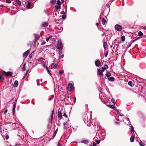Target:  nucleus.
I'll list each match as a JSON object with an SVG mask.
<instances>
[{"instance_id":"bb28decb","label":"nucleus","mask_w":146,"mask_h":146,"mask_svg":"<svg viewBox=\"0 0 146 146\" xmlns=\"http://www.w3.org/2000/svg\"><path fill=\"white\" fill-rule=\"evenodd\" d=\"M3 80V76L2 74H0V81L2 82Z\"/></svg>"},{"instance_id":"7c9ffc66","label":"nucleus","mask_w":146,"mask_h":146,"mask_svg":"<svg viewBox=\"0 0 146 146\" xmlns=\"http://www.w3.org/2000/svg\"><path fill=\"white\" fill-rule=\"evenodd\" d=\"M56 2V0H51L50 3L52 4H54Z\"/></svg>"},{"instance_id":"1a4fd4ad","label":"nucleus","mask_w":146,"mask_h":146,"mask_svg":"<svg viewBox=\"0 0 146 146\" xmlns=\"http://www.w3.org/2000/svg\"><path fill=\"white\" fill-rule=\"evenodd\" d=\"M30 52V50H28L25 51L23 54V56L24 57L25 56L26 57L27 55H28L29 54V53Z\"/></svg>"},{"instance_id":"2eb2a0df","label":"nucleus","mask_w":146,"mask_h":146,"mask_svg":"<svg viewBox=\"0 0 146 146\" xmlns=\"http://www.w3.org/2000/svg\"><path fill=\"white\" fill-rule=\"evenodd\" d=\"M18 82L17 80H15L14 82V87H17L18 85Z\"/></svg>"},{"instance_id":"c85d7f7f","label":"nucleus","mask_w":146,"mask_h":146,"mask_svg":"<svg viewBox=\"0 0 146 146\" xmlns=\"http://www.w3.org/2000/svg\"><path fill=\"white\" fill-rule=\"evenodd\" d=\"M107 106L108 107H110V108H111L113 109V108H114V105H107Z\"/></svg>"},{"instance_id":"4d7b16f0","label":"nucleus","mask_w":146,"mask_h":146,"mask_svg":"<svg viewBox=\"0 0 146 146\" xmlns=\"http://www.w3.org/2000/svg\"><path fill=\"white\" fill-rule=\"evenodd\" d=\"M63 116L65 117L66 118H67L68 117L67 115H66L65 113H64V115H63Z\"/></svg>"},{"instance_id":"864d4df0","label":"nucleus","mask_w":146,"mask_h":146,"mask_svg":"<svg viewBox=\"0 0 146 146\" xmlns=\"http://www.w3.org/2000/svg\"><path fill=\"white\" fill-rule=\"evenodd\" d=\"M66 124L65 123H64L63 124V125L64 127L65 128L66 127Z\"/></svg>"},{"instance_id":"dca6fc26","label":"nucleus","mask_w":146,"mask_h":146,"mask_svg":"<svg viewBox=\"0 0 146 146\" xmlns=\"http://www.w3.org/2000/svg\"><path fill=\"white\" fill-rule=\"evenodd\" d=\"M97 72L100 75H103V73L102 71L100 69H99L97 70Z\"/></svg>"},{"instance_id":"c756f323","label":"nucleus","mask_w":146,"mask_h":146,"mask_svg":"<svg viewBox=\"0 0 146 146\" xmlns=\"http://www.w3.org/2000/svg\"><path fill=\"white\" fill-rule=\"evenodd\" d=\"M143 35L142 32L141 31H139L138 32V35L139 36H141Z\"/></svg>"},{"instance_id":"8fccbe9b","label":"nucleus","mask_w":146,"mask_h":146,"mask_svg":"<svg viewBox=\"0 0 146 146\" xmlns=\"http://www.w3.org/2000/svg\"><path fill=\"white\" fill-rule=\"evenodd\" d=\"M72 129L74 131V132H75L76 130L77 129V128H75L73 127H72Z\"/></svg>"},{"instance_id":"6e6552de","label":"nucleus","mask_w":146,"mask_h":146,"mask_svg":"<svg viewBox=\"0 0 146 146\" xmlns=\"http://www.w3.org/2000/svg\"><path fill=\"white\" fill-rule=\"evenodd\" d=\"M57 66V65L55 63H53L51 65V68L52 69H55Z\"/></svg>"},{"instance_id":"774afa93","label":"nucleus","mask_w":146,"mask_h":146,"mask_svg":"<svg viewBox=\"0 0 146 146\" xmlns=\"http://www.w3.org/2000/svg\"><path fill=\"white\" fill-rule=\"evenodd\" d=\"M57 146H60V144H59V143H58V145H57Z\"/></svg>"},{"instance_id":"5701e85b","label":"nucleus","mask_w":146,"mask_h":146,"mask_svg":"<svg viewBox=\"0 0 146 146\" xmlns=\"http://www.w3.org/2000/svg\"><path fill=\"white\" fill-rule=\"evenodd\" d=\"M23 67L22 68V70L23 71H24L26 69V64H25L23 65Z\"/></svg>"},{"instance_id":"6e6d98bb","label":"nucleus","mask_w":146,"mask_h":146,"mask_svg":"<svg viewBox=\"0 0 146 146\" xmlns=\"http://www.w3.org/2000/svg\"><path fill=\"white\" fill-rule=\"evenodd\" d=\"M36 43H35V41L34 42V45H33L34 47H36Z\"/></svg>"},{"instance_id":"37998d69","label":"nucleus","mask_w":146,"mask_h":146,"mask_svg":"<svg viewBox=\"0 0 146 146\" xmlns=\"http://www.w3.org/2000/svg\"><path fill=\"white\" fill-rule=\"evenodd\" d=\"M66 16L65 15H64L62 16V19H65L66 18Z\"/></svg>"},{"instance_id":"393cba45","label":"nucleus","mask_w":146,"mask_h":146,"mask_svg":"<svg viewBox=\"0 0 146 146\" xmlns=\"http://www.w3.org/2000/svg\"><path fill=\"white\" fill-rule=\"evenodd\" d=\"M104 56L105 57H107L108 56V51H106V50H104Z\"/></svg>"},{"instance_id":"a878e982","label":"nucleus","mask_w":146,"mask_h":146,"mask_svg":"<svg viewBox=\"0 0 146 146\" xmlns=\"http://www.w3.org/2000/svg\"><path fill=\"white\" fill-rule=\"evenodd\" d=\"M30 5H31L30 3L29 2L28 3L27 6H26V7L27 8V9H30Z\"/></svg>"},{"instance_id":"aec40b11","label":"nucleus","mask_w":146,"mask_h":146,"mask_svg":"<svg viewBox=\"0 0 146 146\" xmlns=\"http://www.w3.org/2000/svg\"><path fill=\"white\" fill-rule=\"evenodd\" d=\"M107 44L106 42L104 41L103 42V46L104 48L105 49L106 48Z\"/></svg>"},{"instance_id":"c9c22d12","label":"nucleus","mask_w":146,"mask_h":146,"mask_svg":"<svg viewBox=\"0 0 146 146\" xmlns=\"http://www.w3.org/2000/svg\"><path fill=\"white\" fill-rule=\"evenodd\" d=\"M139 144L140 146H145L143 144V143L141 142V141H140V142L139 143Z\"/></svg>"},{"instance_id":"ddd939ff","label":"nucleus","mask_w":146,"mask_h":146,"mask_svg":"<svg viewBox=\"0 0 146 146\" xmlns=\"http://www.w3.org/2000/svg\"><path fill=\"white\" fill-rule=\"evenodd\" d=\"M5 74L7 76H12V73L11 72H5Z\"/></svg>"},{"instance_id":"f8f14e48","label":"nucleus","mask_w":146,"mask_h":146,"mask_svg":"<svg viewBox=\"0 0 146 146\" xmlns=\"http://www.w3.org/2000/svg\"><path fill=\"white\" fill-rule=\"evenodd\" d=\"M54 110H53L52 111V113L51 116V118L50 119V124L51 125L52 123V120H53V114L54 113Z\"/></svg>"},{"instance_id":"f704fd0d","label":"nucleus","mask_w":146,"mask_h":146,"mask_svg":"<svg viewBox=\"0 0 146 146\" xmlns=\"http://www.w3.org/2000/svg\"><path fill=\"white\" fill-rule=\"evenodd\" d=\"M46 69L47 71V72L49 73V74L51 75V73H50V72H51V71L50 70H49L48 69V68L47 67H46Z\"/></svg>"},{"instance_id":"9b49d317","label":"nucleus","mask_w":146,"mask_h":146,"mask_svg":"<svg viewBox=\"0 0 146 146\" xmlns=\"http://www.w3.org/2000/svg\"><path fill=\"white\" fill-rule=\"evenodd\" d=\"M16 105L15 104H14L13 105V114L14 115L15 114V109L16 107Z\"/></svg>"},{"instance_id":"338daca9","label":"nucleus","mask_w":146,"mask_h":146,"mask_svg":"<svg viewBox=\"0 0 146 146\" xmlns=\"http://www.w3.org/2000/svg\"><path fill=\"white\" fill-rule=\"evenodd\" d=\"M96 25L98 27L99 25V24L98 23H96Z\"/></svg>"},{"instance_id":"3c124183","label":"nucleus","mask_w":146,"mask_h":146,"mask_svg":"<svg viewBox=\"0 0 146 146\" xmlns=\"http://www.w3.org/2000/svg\"><path fill=\"white\" fill-rule=\"evenodd\" d=\"M46 43V42H43L41 43V45H43L45 44Z\"/></svg>"},{"instance_id":"e2e57ef3","label":"nucleus","mask_w":146,"mask_h":146,"mask_svg":"<svg viewBox=\"0 0 146 146\" xmlns=\"http://www.w3.org/2000/svg\"><path fill=\"white\" fill-rule=\"evenodd\" d=\"M113 109L115 110L116 111L117 109L114 106V108H113Z\"/></svg>"},{"instance_id":"cd10ccee","label":"nucleus","mask_w":146,"mask_h":146,"mask_svg":"<svg viewBox=\"0 0 146 146\" xmlns=\"http://www.w3.org/2000/svg\"><path fill=\"white\" fill-rule=\"evenodd\" d=\"M121 39L122 41L124 42L125 40V37L124 36H121Z\"/></svg>"},{"instance_id":"5fc2aeb1","label":"nucleus","mask_w":146,"mask_h":146,"mask_svg":"<svg viewBox=\"0 0 146 146\" xmlns=\"http://www.w3.org/2000/svg\"><path fill=\"white\" fill-rule=\"evenodd\" d=\"M57 130H58V129H56V130L55 131V132H54V135L55 136L56 133H57Z\"/></svg>"},{"instance_id":"e433bc0d","label":"nucleus","mask_w":146,"mask_h":146,"mask_svg":"<svg viewBox=\"0 0 146 146\" xmlns=\"http://www.w3.org/2000/svg\"><path fill=\"white\" fill-rule=\"evenodd\" d=\"M58 29L60 30H61L62 31L63 30V28L61 27H57Z\"/></svg>"},{"instance_id":"f3484780","label":"nucleus","mask_w":146,"mask_h":146,"mask_svg":"<svg viewBox=\"0 0 146 146\" xmlns=\"http://www.w3.org/2000/svg\"><path fill=\"white\" fill-rule=\"evenodd\" d=\"M108 80L110 81H113L115 80V78L113 77H109L108 79Z\"/></svg>"},{"instance_id":"a18cd8bd","label":"nucleus","mask_w":146,"mask_h":146,"mask_svg":"<svg viewBox=\"0 0 146 146\" xmlns=\"http://www.w3.org/2000/svg\"><path fill=\"white\" fill-rule=\"evenodd\" d=\"M128 84L129 85L131 86L132 85V82L130 81H129V82L128 83Z\"/></svg>"},{"instance_id":"20e7f679","label":"nucleus","mask_w":146,"mask_h":146,"mask_svg":"<svg viewBox=\"0 0 146 146\" xmlns=\"http://www.w3.org/2000/svg\"><path fill=\"white\" fill-rule=\"evenodd\" d=\"M115 29L118 31H120L122 29V27L119 25H116L115 26Z\"/></svg>"},{"instance_id":"79ce46f5","label":"nucleus","mask_w":146,"mask_h":146,"mask_svg":"<svg viewBox=\"0 0 146 146\" xmlns=\"http://www.w3.org/2000/svg\"><path fill=\"white\" fill-rule=\"evenodd\" d=\"M64 54L62 55L61 56H59V58H62L64 57Z\"/></svg>"},{"instance_id":"bf43d9fd","label":"nucleus","mask_w":146,"mask_h":146,"mask_svg":"<svg viewBox=\"0 0 146 146\" xmlns=\"http://www.w3.org/2000/svg\"><path fill=\"white\" fill-rule=\"evenodd\" d=\"M7 112V109L4 112V114H6V113Z\"/></svg>"},{"instance_id":"09e8293b","label":"nucleus","mask_w":146,"mask_h":146,"mask_svg":"<svg viewBox=\"0 0 146 146\" xmlns=\"http://www.w3.org/2000/svg\"><path fill=\"white\" fill-rule=\"evenodd\" d=\"M60 14H64V15L65 12L64 11H63L60 12Z\"/></svg>"},{"instance_id":"a211bd4d","label":"nucleus","mask_w":146,"mask_h":146,"mask_svg":"<svg viewBox=\"0 0 146 146\" xmlns=\"http://www.w3.org/2000/svg\"><path fill=\"white\" fill-rule=\"evenodd\" d=\"M105 75L107 78H109L111 76V74L109 71H108Z\"/></svg>"},{"instance_id":"f257e3e1","label":"nucleus","mask_w":146,"mask_h":146,"mask_svg":"<svg viewBox=\"0 0 146 146\" xmlns=\"http://www.w3.org/2000/svg\"><path fill=\"white\" fill-rule=\"evenodd\" d=\"M13 4L16 6H20L21 5V2L19 0H15V1L13 2Z\"/></svg>"},{"instance_id":"603ef678","label":"nucleus","mask_w":146,"mask_h":146,"mask_svg":"<svg viewBox=\"0 0 146 146\" xmlns=\"http://www.w3.org/2000/svg\"><path fill=\"white\" fill-rule=\"evenodd\" d=\"M92 146H96V143L94 142L93 143V144H92Z\"/></svg>"},{"instance_id":"b1692460","label":"nucleus","mask_w":146,"mask_h":146,"mask_svg":"<svg viewBox=\"0 0 146 146\" xmlns=\"http://www.w3.org/2000/svg\"><path fill=\"white\" fill-rule=\"evenodd\" d=\"M130 132L132 134H133L134 133V128L133 127L132 125H131V127L130 129Z\"/></svg>"},{"instance_id":"4be33fe9","label":"nucleus","mask_w":146,"mask_h":146,"mask_svg":"<svg viewBox=\"0 0 146 146\" xmlns=\"http://www.w3.org/2000/svg\"><path fill=\"white\" fill-rule=\"evenodd\" d=\"M101 21H102V24L103 25H104L105 24L106 22V20L104 19V18H102V19Z\"/></svg>"},{"instance_id":"0eeeda50","label":"nucleus","mask_w":146,"mask_h":146,"mask_svg":"<svg viewBox=\"0 0 146 146\" xmlns=\"http://www.w3.org/2000/svg\"><path fill=\"white\" fill-rule=\"evenodd\" d=\"M89 141L88 140L83 139L82 140L81 142L82 143L85 144H87L89 143Z\"/></svg>"},{"instance_id":"4c0bfd02","label":"nucleus","mask_w":146,"mask_h":146,"mask_svg":"<svg viewBox=\"0 0 146 146\" xmlns=\"http://www.w3.org/2000/svg\"><path fill=\"white\" fill-rule=\"evenodd\" d=\"M100 140H96L95 141V142L97 144H99L100 142Z\"/></svg>"},{"instance_id":"49530a36","label":"nucleus","mask_w":146,"mask_h":146,"mask_svg":"<svg viewBox=\"0 0 146 146\" xmlns=\"http://www.w3.org/2000/svg\"><path fill=\"white\" fill-rule=\"evenodd\" d=\"M115 123L117 125H119V123L117 121H115Z\"/></svg>"},{"instance_id":"72a5a7b5","label":"nucleus","mask_w":146,"mask_h":146,"mask_svg":"<svg viewBox=\"0 0 146 146\" xmlns=\"http://www.w3.org/2000/svg\"><path fill=\"white\" fill-rule=\"evenodd\" d=\"M55 8L56 9H59L61 8V6L60 5H58L56 6L55 7Z\"/></svg>"},{"instance_id":"6ab92c4d","label":"nucleus","mask_w":146,"mask_h":146,"mask_svg":"<svg viewBox=\"0 0 146 146\" xmlns=\"http://www.w3.org/2000/svg\"><path fill=\"white\" fill-rule=\"evenodd\" d=\"M135 137L133 135H132L131 136L130 138V141L131 142H133L134 140Z\"/></svg>"},{"instance_id":"412c9836","label":"nucleus","mask_w":146,"mask_h":146,"mask_svg":"<svg viewBox=\"0 0 146 146\" xmlns=\"http://www.w3.org/2000/svg\"><path fill=\"white\" fill-rule=\"evenodd\" d=\"M62 116V114L61 113V111H58V117L60 118Z\"/></svg>"},{"instance_id":"69168bd1","label":"nucleus","mask_w":146,"mask_h":146,"mask_svg":"<svg viewBox=\"0 0 146 146\" xmlns=\"http://www.w3.org/2000/svg\"><path fill=\"white\" fill-rule=\"evenodd\" d=\"M139 38H140V37H138L137 38H136V39H135L136 40V41L137 40H138Z\"/></svg>"},{"instance_id":"680f3d73","label":"nucleus","mask_w":146,"mask_h":146,"mask_svg":"<svg viewBox=\"0 0 146 146\" xmlns=\"http://www.w3.org/2000/svg\"><path fill=\"white\" fill-rule=\"evenodd\" d=\"M76 101V98L75 97L74 99V103H75Z\"/></svg>"},{"instance_id":"f03ea898","label":"nucleus","mask_w":146,"mask_h":146,"mask_svg":"<svg viewBox=\"0 0 146 146\" xmlns=\"http://www.w3.org/2000/svg\"><path fill=\"white\" fill-rule=\"evenodd\" d=\"M63 45L60 40H59L57 44V48L62 49L63 48Z\"/></svg>"},{"instance_id":"9d476101","label":"nucleus","mask_w":146,"mask_h":146,"mask_svg":"<svg viewBox=\"0 0 146 146\" xmlns=\"http://www.w3.org/2000/svg\"><path fill=\"white\" fill-rule=\"evenodd\" d=\"M104 67H102V72H104L105 70L108 68V66L107 65H105L104 66Z\"/></svg>"},{"instance_id":"2f4dec72","label":"nucleus","mask_w":146,"mask_h":146,"mask_svg":"<svg viewBox=\"0 0 146 146\" xmlns=\"http://www.w3.org/2000/svg\"><path fill=\"white\" fill-rule=\"evenodd\" d=\"M56 4L58 5H61V3L59 0H58Z\"/></svg>"},{"instance_id":"13d9d810","label":"nucleus","mask_w":146,"mask_h":146,"mask_svg":"<svg viewBox=\"0 0 146 146\" xmlns=\"http://www.w3.org/2000/svg\"><path fill=\"white\" fill-rule=\"evenodd\" d=\"M44 60V58H41L40 59V60L42 61Z\"/></svg>"},{"instance_id":"7ed1b4c3","label":"nucleus","mask_w":146,"mask_h":146,"mask_svg":"<svg viewBox=\"0 0 146 146\" xmlns=\"http://www.w3.org/2000/svg\"><path fill=\"white\" fill-rule=\"evenodd\" d=\"M67 88L68 90L70 92L74 90V87L72 84L69 83L68 85Z\"/></svg>"},{"instance_id":"ea45409f","label":"nucleus","mask_w":146,"mask_h":146,"mask_svg":"<svg viewBox=\"0 0 146 146\" xmlns=\"http://www.w3.org/2000/svg\"><path fill=\"white\" fill-rule=\"evenodd\" d=\"M114 100L113 98H112L111 99V101L113 103V105H115Z\"/></svg>"},{"instance_id":"052dcab7","label":"nucleus","mask_w":146,"mask_h":146,"mask_svg":"<svg viewBox=\"0 0 146 146\" xmlns=\"http://www.w3.org/2000/svg\"><path fill=\"white\" fill-rule=\"evenodd\" d=\"M50 124L49 123L48 125V128H50Z\"/></svg>"},{"instance_id":"0e129e2a","label":"nucleus","mask_w":146,"mask_h":146,"mask_svg":"<svg viewBox=\"0 0 146 146\" xmlns=\"http://www.w3.org/2000/svg\"><path fill=\"white\" fill-rule=\"evenodd\" d=\"M136 41V40L135 39H134V40H132V41H131V42H135V41Z\"/></svg>"},{"instance_id":"de8ad7c7","label":"nucleus","mask_w":146,"mask_h":146,"mask_svg":"<svg viewBox=\"0 0 146 146\" xmlns=\"http://www.w3.org/2000/svg\"><path fill=\"white\" fill-rule=\"evenodd\" d=\"M9 138V136L8 135H6L5 136V138L6 140L8 139Z\"/></svg>"},{"instance_id":"4468645a","label":"nucleus","mask_w":146,"mask_h":146,"mask_svg":"<svg viewBox=\"0 0 146 146\" xmlns=\"http://www.w3.org/2000/svg\"><path fill=\"white\" fill-rule=\"evenodd\" d=\"M42 27H47L48 25V23L46 22H43L42 24Z\"/></svg>"},{"instance_id":"a19ab883","label":"nucleus","mask_w":146,"mask_h":146,"mask_svg":"<svg viewBox=\"0 0 146 146\" xmlns=\"http://www.w3.org/2000/svg\"><path fill=\"white\" fill-rule=\"evenodd\" d=\"M50 37H51L50 36H49L48 37L46 38V41L47 42H48V41L49 39L50 38Z\"/></svg>"},{"instance_id":"423d86ee","label":"nucleus","mask_w":146,"mask_h":146,"mask_svg":"<svg viewBox=\"0 0 146 146\" xmlns=\"http://www.w3.org/2000/svg\"><path fill=\"white\" fill-rule=\"evenodd\" d=\"M95 64L97 67H99L101 65V62L99 60H97L95 62Z\"/></svg>"},{"instance_id":"58836bf2","label":"nucleus","mask_w":146,"mask_h":146,"mask_svg":"<svg viewBox=\"0 0 146 146\" xmlns=\"http://www.w3.org/2000/svg\"><path fill=\"white\" fill-rule=\"evenodd\" d=\"M6 2L8 3H11V1L10 0H6Z\"/></svg>"},{"instance_id":"39448f33","label":"nucleus","mask_w":146,"mask_h":146,"mask_svg":"<svg viewBox=\"0 0 146 146\" xmlns=\"http://www.w3.org/2000/svg\"><path fill=\"white\" fill-rule=\"evenodd\" d=\"M33 35L35 37V43H36V41H38L39 39L40 36L39 35L36 34H34Z\"/></svg>"},{"instance_id":"c03bdc74","label":"nucleus","mask_w":146,"mask_h":146,"mask_svg":"<svg viewBox=\"0 0 146 146\" xmlns=\"http://www.w3.org/2000/svg\"><path fill=\"white\" fill-rule=\"evenodd\" d=\"M63 71L62 70H60L59 71V73H60V74H62L63 72Z\"/></svg>"},{"instance_id":"473e14b6","label":"nucleus","mask_w":146,"mask_h":146,"mask_svg":"<svg viewBox=\"0 0 146 146\" xmlns=\"http://www.w3.org/2000/svg\"><path fill=\"white\" fill-rule=\"evenodd\" d=\"M17 136L19 137L22 139L24 138V136L22 134L18 135Z\"/></svg>"}]
</instances>
